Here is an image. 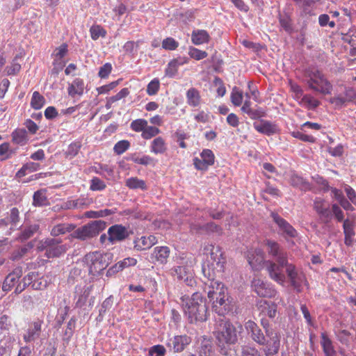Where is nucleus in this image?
Segmentation results:
<instances>
[{"mask_svg":"<svg viewBox=\"0 0 356 356\" xmlns=\"http://www.w3.org/2000/svg\"><path fill=\"white\" fill-rule=\"evenodd\" d=\"M111 254H103L100 252L88 253L84 257V261L89 268V273L95 276L99 275L110 263Z\"/></svg>","mask_w":356,"mask_h":356,"instance_id":"423d86ee","label":"nucleus"},{"mask_svg":"<svg viewBox=\"0 0 356 356\" xmlns=\"http://www.w3.org/2000/svg\"><path fill=\"white\" fill-rule=\"evenodd\" d=\"M130 146V143L128 140H120L114 146V152L120 155L126 152Z\"/></svg>","mask_w":356,"mask_h":356,"instance_id":"8fccbe9b","label":"nucleus"},{"mask_svg":"<svg viewBox=\"0 0 356 356\" xmlns=\"http://www.w3.org/2000/svg\"><path fill=\"white\" fill-rule=\"evenodd\" d=\"M249 264L254 269H258L264 262V253L262 250L257 248L249 251L247 255Z\"/></svg>","mask_w":356,"mask_h":356,"instance_id":"412c9836","label":"nucleus"},{"mask_svg":"<svg viewBox=\"0 0 356 356\" xmlns=\"http://www.w3.org/2000/svg\"><path fill=\"white\" fill-rule=\"evenodd\" d=\"M197 353L199 356H214V350L212 342L204 338L197 348Z\"/></svg>","mask_w":356,"mask_h":356,"instance_id":"cd10ccee","label":"nucleus"},{"mask_svg":"<svg viewBox=\"0 0 356 356\" xmlns=\"http://www.w3.org/2000/svg\"><path fill=\"white\" fill-rule=\"evenodd\" d=\"M67 90L69 95L72 97H74L76 95H81L84 90V81L79 78L75 79L69 86Z\"/></svg>","mask_w":356,"mask_h":356,"instance_id":"7c9ffc66","label":"nucleus"},{"mask_svg":"<svg viewBox=\"0 0 356 356\" xmlns=\"http://www.w3.org/2000/svg\"><path fill=\"white\" fill-rule=\"evenodd\" d=\"M299 104L308 109L314 110L321 104V102L311 95H305L301 98Z\"/></svg>","mask_w":356,"mask_h":356,"instance_id":"2f4dec72","label":"nucleus"},{"mask_svg":"<svg viewBox=\"0 0 356 356\" xmlns=\"http://www.w3.org/2000/svg\"><path fill=\"white\" fill-rule=\"evenodd\" d=\"M133 232L122 225H114L108 229V240L114 243L117 241H122L127 238Z\"/></svg>","mask_w":356,"mask_h":356,"instance_id":"4468645a","label":"nucleus"},{"mask_svg":"<svg viewBox=\"0 0 356 356\" xmlns=\"http://www.w3.org/2000/svg\"><path fill=\"white\" fill-rule=\"evenodd\" d=\"M106 227V222L104 220L92 221L74 231L72 236L81 241H86L96 236Z\"/></svg>","mask_w":356,"mask_h":356,"instance_id":"0eeeda50","label":"nucleus"},{"mask_svg":"<svg viewBox=\"0 0 356 356\" xmlns=\"http://www.w3.org/2000/svg\"><path fill=\"white\" fill-rule=\"evenodd\" d=\"M54 58L53 61V65L54 67L51 70L53 74H58L60 71H61L63 67L65 65L66 62L64 60V59H58V58Z\"/></svg>","mask_w":356,"mask_h":356,"instance_id":"e2e57ef3","label":"nucleus"},{"mask_svg":"<svg viewBox=\"0 0 356 356\" xmlns=\"http://www.w3.org/2000/svg\"><path fill=\"white\" fill-rule=\"evenodd\" d=\"M203 229L207 232L217 233L218 235H221L222 233L221 227L213 222L207 223L203 226Z\"/></svg>","mask_w":356,"mask_h":356,"instance_id":"bf43d9fd","label":"nucleus"},{"mask_svg":"<svg viewBox=\"0 0 356 356\" xmlns=\"http://www.w3.org/2000/svg\"><path fill=\"white\" fill-rule=\"evenodd\" d=\"M244 326L248 334L254 342L259 345H261L265 342L266 334H264L263 331L254 321L249 320L245 322Z\"/></svg>","mask_w":356,"mask_h":356,"instance_id":"2eb2a0df","label":"nucleus"},{"mask_svg":"<svg viewBox=\"0 0 356 356\" xmlns=\"http://www.w3.org/2000/svg\"><path fill=\"white\" fill-rule=\"evenodd\" d=\"M22 275V270L21 268L14 269L12 273L6 276L3 283L2 289L5 291H10L18 282Z\"/></svg>","mask_w":356,"mask_h":356,"instance_id":"4be33fe9","label":"nucleus"},{"mask_svg":"<svg viewBox=\"0 0 356 356\" xmlns=\"http://www.w3.org/2000/svg\"><path fill=\"white\" fill-rule=\"evenodd\" d=\"M45 102L44 97L39 93L38 91H35L33 93V96L31 101V106L34 109L41 108Z\"/></svg>","mask_w":356,"mask_h":356,"instance_id":"58836bf2","label":"nucleus"},{"mask_svg":"<svg viewBox=\"0 0 356 356\" xmlns=\"http://www.w3.org/2000/svg\"><path fill=\"white\" fill-rule=\"evenodd\" d=\"M284 267L291 285L297 292L300 293L302 291V284L306 282L304 273L298 270L294 265L289 264L288 261Z\"/></svg>","mask_w":356,"mask_h":356,"instance_id":"1a4fd4ad","label":"nucleus"},{"mask_svg":"<svg viewBox=\"0 0 356 356\" xmlns=\"http://www.w3.org/2000/svg\"><path fill=\"white\" fill-rule=\"evenodd\" d=\"M273 221L278 226L281 234L285 238H296L298 232L296 229L290 225L285 219L279 216L277 213L272 212L270 214Z\"/></svg>","mask_w":356,"mask_h":356,"instance_id":"f8f14e48","label":"nucleus"},{"mask_svg":"<svg viewBox=\"0 0 356 356\" xmlns=\"http://www.w3.org/2000/svg\"><path fill=\"white\" fill-rule=\"evenodd\" d=\"M154 254L158 261L164 264L170 255V249L166 246L156 247L154 248Z\"/></svg>","mask_w":356,"mask_h":356,"instance_id":"f704fd0d","label":"nucleus"},{"mask_svg":"<svg viewBox=\"0 0 356 356\" xmlns=\"http://www.w3.org/2000/svg\"><path fill=\"white\" fill-rule=\"evenodd\" d=\"M265 244L269 255L273 257L274 261H266L265 265L270 277L280 284L285 282L286 277L283 268L286 265L287 253L274 241L266 240Z\"/></svg>","mask_w":356,"mask_h":356,"instance_id":"f257e3e1","label":"nucleus"},{"mask_svg":"<svg viewBox=\"0 0 356 356\" xmlns=\"http://www.w3.org/2000/svg\"><path fill=\"white\" fill-rule=\"evenodd\" d=\"M290 183L293 186L299 188L303 191H307L310 189L309 184L302 177L297 175H293L291 177Z\"/></svg>","mask_w":356,"mask_h":356,"instance_id":"c9c22d12","label":"nucleus"},{"mask_svg":"<svg viewBox=\"0 0 356 356\" xmlns=\"http://www.w3.org/2000/svg\"><path fill=\"white\" fill-rule=\"evenodd\" d=\"M321 345L325 356L337 355L332 341L325 332L321 334Z\"/></svg>","mask_w":356,"mask_h":356,"instance_id":"a878e982","label":"nucleus"},{"mask_svg":"<svg viewBox=\"0 0 356 356\" xmlns=\"http://www.w3.org/2000/svg\"><path fill=\"white\" fill-rule=\"evenodd\" d=\"M42 322L38 320L30 324L26 332L24 334L23 339L26 343L34 341L40 337Z\"/></svg>","mask_w":356,"mask_h":356,"instance_id":"6ab92c4d","label":"nucleus"},{"mask_svg":"<svg viewBox=\"0 0 356 356\" xmlns=\"http://www.w3.org/2000/svg\"><path fill=\"white\" fill-rule=\"evenodd\" d=\"M201 159L195 157L193 164L196 169L206 170L209 165L214 163L215 156L211 150L206 149L200 154Z\"/></svg>","mask_w":356,"mask_h":356,"instance_id":"dca6fc26","label":"nucleus"},{"mask_svg":"<svg viewBox=\"0 0 356 356\" xmlns=\"http://www.w3.org/2000/svg\"><path fill=\"white\" fill-rule=\"evenodd\" d=\"M76 325V319L72 318L67 323V328L63 334V341L69 342L74 334Z\"/></svg>","mask_w":356,"mask_h":356,"instance_id":"37998d69","label":"nucleus"},{"mask_svg":"<svg viewBox=\"0 0 356 356\" xmlns=\"http://www.w3.org/2000/svg\"><path fill=\"white\" fill-rule=\"evenodd\" d=\"M289 84L291 91L293 93V98L296 100L300 101L301 98L305 95H303V90L302 88L291 80H289Z\"/></svg>","mask_w":356,"mask_h":356,"instance_id":"49530a36","label":"nucleus"},{"mask_svg":"<svg viewBox=\"0 0 356 356\" xmlns=\"http://www.w3.org/2000/svg\"><path fill=\"white\" fill-rule=\"evenodd\" d=\"M106 188L105 183L98 177H93L90 186L92 191H102Z\"/></svg>","mask_w":356,"mask_h":356,"instance_id":"13d9d810","label":"nucleus"},{"mask_svg":"<svg viewBox=\"0 0 356 356\" xmlns=\"http://www.w3.org/2000/svg\"><path fill=\"white\" fill-rule=\"evenodd\" d=\"M231 101L234 106H238L241 104L243 101V93L238 90L235 87L234 88L231 94Z\"/></svg>","mask_w":356,"mask_h":356,"instance_id":"5fc2aeb1","label":"nucleus"},{"mask_svg":"<svg viewBox=\"0 0 356 356\" xmlns=\"http://www.w3.org/2000/svg\"><path fill=\"white\" fill-rule=\"evenodd\" d=\"M213 83L216 86L218 87L217 93H218V96L219 97L224 96L226 92V89H225V87L224 86L222 80L220 78L216 76V77H215V79L213 80Z\"/></svg>","mask_w":356,"mask_h":356,"instance_id":"0e129e2a","label":"nucleus"},{"mask_svg":"<svg viewBox=\"0 0 356 356\" xmlns=\"http://www.w3.org/2000/svg\"><path fill=\"white\" fill-rule=\"evenodd\" d=\"M223 316L216 318L213 334L221 353L226 355V346L236 343L238 337L236 327Z\"/></svg>","mask_w":356,"mask_h":356,"instance_id":"20e7f679","label":"nucleus"},{"mask_svg":"<svg viewBox=\"0 0 356 356\" xmlns=\"http://www.w3.org/2000/svg\"><path fill=\"white\" fill-rule=\"evenodd\" d=\"M188 54L191 58L197 60H202L208 55L205 51H202L195 47H191L189 49Z\"/></svg>","mask_w":356,"mask_h":356,"instance_id":"3c124183","label":"nucleus"},{"mask_svg":"<svg viewBox=\"0 0 356 356\" xmlns=\"http://www.w3.org/2000/svg\"><path fill=\"white\" fill-rule=\"evenodd\" d=\"M92 290V286L85 285L83 287L76 288V307H83L86 305L88 297Z\"/></svg>","mask_w":356,"mask_h":356,"instance_id":"5701e85b","label":"nucleus"},{"mask_svg":"<svg viewBox=\"0 0 356 356\" xmlns=\"http://www.w3.org/2000/svg\"><path fill=\"white\" fill-rule=\"evenodd\" d=\"M241 356H261L260 352L255 347L250 346H241Z\"/></svg>","mask_w":356,"mask_h":356,"instance_id":"de8ad7c7","label":"nucleus"},{"mask_svg":"<svg viewBox=\"0 0 356 356\" xmlns=\"http://www.w3.org/2000/svg\"><path fill=\"white\" fill-rule=\"evenodd\" d=\"M166 149L167 146L163 138L157 137L152 142L151 150L154 154H163Z\"/></svg>","mask_w":356,"mask_h":356,"instance_id":"473e14b6","label":"nucleus"},{"mask_svg":"<svg viewBox=\"0 0 356 356\" xmlns=\"http://www.w3.org/2000/svg\"><path fill=\"white\" fill-rule=\"evenodd\" d=\"M90 33L92 40H96L99 37L104 38L106 35V31L99 25H93L90 29Z\"/></svg>","mask_w":356,"mask_h":356,"instance_id":"c03bdc74","label":"nucleus"},{"mask_svg":"<svg viewBox=\"0 0 356 356\" xmlns=\"http://www.w3.org/2000/svg\"><path fill=\"white\" fill-rule=\"evenodd\" d=\"M160 132V130L156 127L147 126L142 132V137L144 139H150L151 138L156 136Z\"/></svg>","mask_w":356,"mask_h":356,"instance_id":"09e8293b","label":"nucleus"},{"mask_svg":"<svg viewBox=\"0 0 356 356\" xmlns=\"http://www.w3.org/2000/svg\"><path fill=\"white\" fill-rule=\"evenodd\" d=\"M188 62V58L186 57H179L172 60L168 65L165 69V74L169 76H174L177 72L178 67L180 65L186 64Z\"/></svg>","mask_w":356,"mask_h":356,"instance_id":"bb28decb","label":"nucleus"},{"mask_svg":"<svg viewBox=\"0 0 356 356\" xmlns=\"http://www.w3.org/2000/svg\"><path fill=\"white\" fill-rule=\"evenodd\" d=\"M68 52V45L66 43H63L59 47H56L51 56L55 58L64 59V57Z\"/></svg>","mask_w":356,"mask_h":356,"instance_id":"a18cd8bd","label":"nucleus"},{"mask_svg":"<svg viewBox=\"0 0 356 356\" xmlns=\"http://www.w3.org/2000/svg\"><path fill=\"white\" fill-rule=\"evenodd\" d=\"M257 306L261 312L269 318H273L276 316L277 306L275 303L266 300H260Z\"/></svg>","mask_w":356,"mask_h":356,"instance_id":"393cba45","label":"nucleus"},{"mask_svg":"<svg viewBox=\"0 0 356 356\" xmlns=\"http://www.w3.org/2000/svg\"><path fill=\"white\" fill-rule=\"evenodd\" d=\"M75 226L72 224L63 223L55 225L51 231V234L54 236H57L60 234H64L67 232H70L74 229Z\"/></svg>","mask_w":356,"mask_h":356,"instance_id":"72a5a7b5","label":"nucleus"},{"mask_svg":"<svg viewBox=\"0 0 356 356\" xmlns=\"http://www.w3.org/2000/svg\"><path fill=\"white\" fill-rule=\"evenodd\" d=\"M147 122L144 119H138L136 120H134L131 123V128L132 130L139 132V131H143V130L147 127Z\"/></svg>","mask_w":356,"mask_h":356,"instance_id":"6e6d98bb","label":"nucleus"},{"mask_svg":"<svg viewBox=\"0 0 356 356\" xmlns=\"http://www.w3.org/2000/svg\"><path fill=\"white\" fill-rule=\"evenodd\" d=\"M126 186L131 189H147L145 181L142 179H139L138 177H131L127 179L126 180Z\"/></svg>","mask_w":356,"mask_h":356,"instance_id":"e433bc0d","label":"nucleus"},{"mask_svg":"<svg viewBox=\"0 0 356 356\" xmlns=\"http://www.w3.org/2000/svg\"><path fill=\"white\" fill-rule=\"evenodd\" d=\"M17 58V56H15L11 63V65L6 67V70L8 75H15L20 71L21 65L16 61Z\"/></svg>","mask_w":356,"mask_h":356,"instance_id":"4d7b16f0","label":"nucleus"},{"mask_svg":"<svg viewBox=\"0 0 356 356\" xmlns=\"http://www.w3.org/2000/svg\"><path fill=\"white\" fill-rule=\"evenodd\" d=\"M134 162L141 165H154V159L149 156H143L142 157H137L134 159Z\"/></svg>","mask_w":356,"mask_h":356,"instance_id":"774afa93","label":"nucleus"},{"mask_svg":"<svg viewBox=\"0 0 356 356\" xmlns=\"http://www.w3.org/2000/svg\"><path fill=\"white\" fill-rule=\"evenodd\" d=\"M253 126L257 131L268 136L277 132V126L268 121L261 120L259 122H254Z\"/></svg>","mask_w":356,"mask_h":356,"instance_id":"b1692460","label":"nucleus"},{"mask_svg":"<svg viewBox=\"0 0 356 356\" xmlns=\"http://www.w3.org/2000/svg\"><path fill=\"white\" fill-rule=\"evenodd\" d=\"M253 291L260 297L273 298L275 297L277 291L270 284L264 282L259 277H254L252 281Z\"/></svg>","mask_w":356,"mask_h":356,"instance_id":"9b49d317","label":"nucleus"},{"mask_svg":"<svg viewBox=\"0 0 356 356\" xmlns=\"http://www.w3.org/2000/svg\"><path fill=\"white\" fill-rule=\"evenodd\" d=\"M39 229V225L34 224L24 228L21 232L19 238L21 241L26 240L31 238Z\"/></svg>","mask_w":356,"mask_h":356,"instance_id":"ea45409f","label":"nucleus"},{"mask_svg":"<svg viewBox=\"0 0 356 356\" xmlns=\"http://www.w3.org/2000/svg\"><path fill=\"white\" fill-rule=\"evenodd\" d=\"M187 104L193 107H197L201 103L200 91L195 88H191L186 94Z\"/></svg>","mask_w":356,"mask_h":356,"instance_id":"c85d7f7f","label":"nucleus"},{"mask_svg":"<svg viewBox=\"0 0 356 356\" xmlns=\"http://www.w3.org/2000/svg\"><path fill=\"white\" fill-rule=\"evenodd\" d=\"M179 46V42L172 38H167L162 42V47L166 50H175Z\"/></svg>","mask_w":356,"mask_h":356,"instance_id":"864d4df0","label":"nucleus"},{"mask_svg":"<svg viewBox=\"0 0 356 356\" xmlns=\"http://www.w3.org/2000/svg\"><path fill=\"white\" fill-rule=\"evenodd\" d=\"M204 250L210 252L211 259L213 261L211 265H216L218 271H223L225 264H226V258L220 247L218 245H208L204 248Z\"/></svg>","mask_w":356,"mask_h":356,"instance_id":"ddd939ff","label":"nucleus"},{"mask_svg":"<svg viewBox=\"0 0 356 356\" xmlns=\"http://www.w3.org/2000/svg\"><path fill=\"white\" fill-rule=\"evenodd\" d=\"M33 199V204L35 207H42L47 204V197L42 191L35 192Z\"/></svg>","mask_w":356,"mask_h":356,"instance_id":"79ce46f5","label":"nucleus"},{"mask_svg":"<svg viewBox=\"0 0 356 356\" xmlns=\"http://www.w3.org/2000/svg\"><path fill=\"white\" fill-rule=\"evenodd\" d=\"M190 342L191 339L186 335L175 336L169 340L168 346L171 348L174 352H181Z\"/></svg>","mask_w":356,"mask_h":356,"instance_id":"aec40b11","label":"nucleus"},{"mask_svg":"<svg viewBox=\"0 0 356 356\" xmlns=\"http://www.w3.org/2000/svg\"><path fill=\"white\" fill-rule=\"evenodd\" d=\"M157 243V239L154 235L148 236L137 237L134 239V249L137 251L146 250L152 248Z\"/></svg>","mask_w":356,"mask_h":356,"instance_id":"a211bd4d","label":"nucleus"},{"mask_svg":"<svg viewBox=\"0 0 356 356\" xmlns=\"http://www.w3.org/2000/svg\"><path fill=\"white\" fill-rule=\"evenodd\" d=\"M210 36L205 30H195L191 34V40L195 45L207 43L209 41Z\"/></svg>","mask_w":356,"mask_h":356,"instance_id":"c756f323","label":"nucleus"},{"mask_svg":"<svg viewBox=\"0 0 356 356\" xmlns=\"http://www.w3.org/2000/svg\"><path fill=\"white\" fill-rule=\"evenodd\" d=\"M13 140L20 145H24L27 140V133L24 129H16L12 134Z\"/></svg>","mask_w":356,"mask_h":356,"instance_id":"4c0bfd02","label":"nucleus"},{"mask_svg":"<svg viewBox=\"0 0 356 356\" xmlns=\"http://www.w3.org/2000/svg\"><path fill=\"white\" fill-rule=\"evenodd\" d=\"M165 353V349L161 345L154 346L149 351V354L152 356H164Z\"/></svg>","mask_w":356,"mask_h":356,"instance_id":"69168bd1","label":"nucleus"},{"mask_svg":"<svg viewBox=\"0 0 356 356\" xmlns=\"http://www.w3.org/2000/svg\"><path fill=\"white\" fill-rule=\"evenodd\" d=\"M281 334L272 333L266 336L263 346V352L265 356H275L278 354L280 348Z\"/></svg>","mask_w":356,"mask_h":356,"instance_id":"9d476101","label":"nucleus"},{"mask_svg":"<svg viewBox=\"0 0 356 356\" xmlns=\"http://www.w3.org/2000/svg\"><path fill=\"white\" fill-rule=\"evenodd\" d=\"M314 209L318 214L321 220L324 222H328L332 218V213L329 205L320 197L316 198L314 202Z\"/></svg>","mask_w":356,"mask_h":356,"instance_id":"f3484780","label":"nucleus"},{"mask_svg":"<svg viewBox=\"0 0 356 356\" xmlns=\"http://www.w3.org/2000/svg\"><path fill=\"white\" fill-rule=\"evenodd\" d=\"M81 143L80 142H74L71 143L65 152L66 158L72 159L76 156L81 149Z\"/></svg>","mask_w":356,"mask_h":356,"instance_id":"a19ab883","label":"nucleus"},{"mask_svg":"<svg viewBox=\"0 0 356 356\" xmlns=\"http://www.w3.org/2000/svg\"><path fill=\"white\" fill-rule=\"evenodd\" d=\"M160 82L158 79H154L147 85V93L149 95H154L159 90Z\"/></svg>","mask_w":356,"mask_h":356,"instance_id":"603ef678","label":"nucleus"},{"mask_svg":"<svg viewBox=\"0 0 356 356\" xmlns=\"http://www.w3.org/2000/svg\"><path fill=\"white\" fill-rule=\"evenodd\" d=\"M89 203H87L84 198H79L75 200L68 201L67 202V207L68 209L71 208H82L84 206H87Z\"/></svg>","mask_w":356,"mask_h":356,"instance_id":"680f3d73","label":"nucleus"},{"mask_svg":"<svg viewBox=\"0 0 356 356\" xmlns=\"http://www.w3.org/2000/svg\"><path fill=\"white\" fill-rule=\"evenodd\" d=\"M332 211L333 213V215L336 218V219L339 222L344 221V215L343 211L341 209V208L338 206L337 204H333L332 205Z\"/></svg>","mask_w":356,"mask_h":356,"instance_id":"338daca9","label":"nucleus"},{"mask_svg":"<svg viewBox=\"0 0 356 356\" xmlns=\"http://www.w3.org/2000/svg\"><path fill=\"white\" fill-rule=\"evenodd\" d=\"M39 248L45 250L44 255L49 259L58 257L67 250L66 245L61 244V241L57 238L45 239L41 242Z\"/></svg>","mask_w":356,"mask_h":356,"instance_id":"6e6552de","label":"nucleus"},{"mask_svg":"<svg viewBox=\"0 0 356 356\" xmlns=\"http://www.w3.org/2000/svg\"><path fill=\"white\" fill-rule=\"evenodd\" d=\"M306 83L309 89L321 95H329L332 85L324 73L317 67H309L305 72Z\"/></svg>","mask_w":356,"mask_h":356,"instance_id":"39448f33","label":"nucleus"},{"mask_svg":"<svg viewBox=\"0 0 356 356\" xmlns=\"http://www.w3.org/2000/svg\"><path fill=\"white\" fill-rule=\"evenodd\" d=\"M204 275L208 277V297L211 300H215L213 302V309L219 316H225L232 309L231 302L225 294L226 289L222 282L215 280L213 275L209 271L207 274L205 266H202Z\"/></svg>","mask_w":356,"mask_h":356,"instance_id":"f03ea898","label":"nucleus"},{"mask_svg":"<svg viewBox=\"0 0 356 356\" xmlns=\"http://www.w3.org/2000/svg\"><path fill=\"white\" fill-rule=\"evenodd\" d=\"M184 311L190 323L204 322L208 318L207 300L200 293H193L191 297L182 298Z\"/></svg>","mask_w":356,"mask_h":356,"instance_id":"7ed1b4c3","label":"nucleus"},{"mask_svg":"<svg viewBox=\"0 0 356 356\" xmlns=\"http://www.w3.org/2000/svg\"><path fill=\"white\" fill-rule=\"evenodd\" d=\"M280 24L281 26L286 31H290L292 29L291 21L287 15H280Z\"/></svg>","mask_w":356,"mask_h":356,"instance_id":"052dcab7","label":"nucleus"}]
</instances>
